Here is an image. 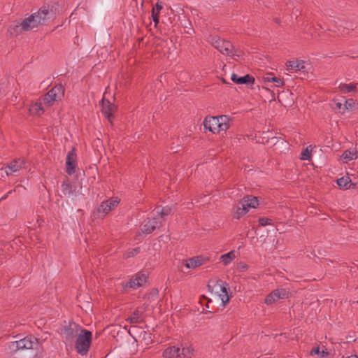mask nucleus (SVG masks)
<instances>
[{
    "instance_id": "obj_1",
    "label": "nucleus",
    "mask_w": 358,
    "mask_h": 358,
    "mask_svg": "<svg viewBox=\"0 0 358 358\" xmlns=\"http://www.w3.org/2000/svg\"><path fill=\"white\" fill-rule=\"evenodd\" d=\"M55 13L49 5L43 6L38 12L31 14L29 17L24 19L23 27L25 29H32L38 25H43L53 20Z\"/></svg>"
},
{
    "instance_id": "obj_2",
    "label": "nucleus",
    "mask_w": 358,
    "mask_h": 358,
    "mask_svg": "<svg viewBox=\"0 0 358 358\" xmlns=\"http://www.w3.org/2000/svg\"><path fill=\"white\" fill-rule=\"evenodd\" d=\"M92 334L90 331L81 329L76 341V349L78 354L86 355L90 348Z\"/></svg>"
},
{
    "instance_id": "obj_3",
    "label": "nucleus",
    "mask_w": 358,
    "mask_h": 358,
    "mask_svg": "<svg viewBox=\"0 0 358 358\" xmlns=\"http://www.w3.org/2000/svg\"><path fill=\"white\" fill-rule=\"evenodd\" d=\"M207 41L221 53L224 55L232 54L233 45L230 41L222 39L217 35H209Z\"/></svg>"
},
{
    "instance_id": "obj_4",
    "label": "nucleus",
    "mask_w": 358,
    "mask_h": 358,
    "mask_svg": "<svg viewBox=\"0 0 358 358\" xmlns=\"http://www.w3.org/2000/svg\"><path fill=\"white\" fill-rule=\"evenodd\" d=\"M38 344L37 339L31 336H26L25 338L19 341L11 342L9 348L13 350H33L34 345L37 346Z\"/></svg>"
},
{
    "instance_id": "obj_5",
    "label": "nucleus",
    "mask_w": 358,
    "mask_h": 358,
    "mask_svg": "<svg viewBox=\"0 0 358 358\" xmlns=\"http://www.w3.org/2000/svg\"><path fill=\"white\" fill-rule=\"evenodd\" d=\"M99 105L101 108V111L108 120V122L112 124L113 120L114 118V114L117 108V106L115 104L110 103L108 99H105V97L102 98L99 102Z\"/></svg>"
},
{
    "instance_id": "obj_6",
    "label": "nucleus",
    "mask_w": 358,
    "mask_h": 358,
    "mask_svg": "<svg viewBox=\"0 0 358 358\" xmlns=\"http://www.w3.org/2000/svg\"><path fill=\"white\" fill-rule=\"evenodd\" d=\"M289 292L286 289L280 288L272 291L264 299V303L267 305L272 304L279 299H287Z\"/></svg>"
},
{
    "instance_id": "obj_7",
    "label": "nucleus",
    "mask_w": 358,
    "mask_h": 358,
    "mask_svg": "<svg viewBox=\"0 0 358 358\" xmlns=\"http://www.w3.org/2000/svg\"><path fill=\"white\" fill-rule=\"evenodd\" d=\"M76 158V150L75 147H73L71 150L67 154L66 159V171L69 176L76 172V168L77 166Z\"/></svg>"
},
{
    "instance_id": "obj_8",
    "label": "nucleus",
    "mask_w": 358,
    "mask_h": 358,
    "mask_svg": "<svg viewBox=\"0 0 358 358\" xmlns=\"http://www.w3.org/2000/svg\"><path fill=\"white\" fill-rule=\"evenodd\" d=\"M148 275L142 273H138L135 278L130 279L125 285H123L125 288H132L136 289L138 287H142L147 282Z\"/></svg>"
},
{
    "instance_id": "obj_9",
    "label": "nucleus",
    "mask_w": 358,
    "mask_h": 358,
    "mask_svg": "<svg viewBox=\"0 0 358 358\" xmlns=\"http://www.w3.org/2000/svg\"><path fill=\"white\" fill-rule=\"evenodd\" d=\"M219 115L217 116H206L203 120V127L205 129H208L213 134H218Z\"/></svg>"
},
{
    "instance_id": "obj_10",
    "label": "nucleus",
    "mask_w": 358,
    "mask_h": 358,
    "mask_svg": "<svg viewBox=\"0 0 358 358\" xmlns=\"http://www.w3.org/2000/svg\"><path fill=\"white\" fill-rule=\"evenodd\" d=\"M231 80L235 84L245 85L248 86L253 85L255 81V78L250 74H246L243 76H238L236 73H232L231 76Z\"/></svg>"
},
{
    "instance_id": "obj_11",
    "label": "nucleus",
    "mask_w": 358,
    "mask_h": 358,
    "mask_svg": "<svg viewBox=\"0 0 358 358\" xmlns=\"http://www.w3.org/2000/svg\"><path fill=\"white\" fill-rule=\"evenodd\" d=\"M208 260V258L202 256H196L185 260L184 265L187 268H195L204 264Z\"/></svg>"
},
{
    "instance_id": "obj_12",
    "label": "nucleus",
    "mask_w": 358,
    "mask_h": 358,
    "mask_svg": "<svg viewBox=\"0 0 358 358\" xmlns=\"http://www.w3.org/2000/svg\"><path fill=\"white\" fill-rule=\"evenodd\" d=\"M26 162L23 158L15 159L10 162L9 164L6 166V169H8L10 172L6 171L7 176L13 172H16L22 168H25Z\"/></svg>"
},
{
    "instance_id": "obj_13",
    "label": "nucleus",
    "mask_w": 358,
    "mask_h": 358,
    "mask_svg": "<svg viewBox=\"0 0 358 358\" xmlns=\"http://www.w3.org/2000/svg\"><path fill=\"white\" fill-rule=\"evenodd\" d=\"M216 285L220 287L221 292L224 294L221 297L222 302L224 306L228 303L231 297V294H229L228 292V284L224 282L222 280L219 279L216 282Z\"/></svg>"
},
{
    "instance_id": "obj_14",
    "label": "nucleus",
    "mask_w": 358,
    "mask_h": 358,
    "mask_svg": "<svg viewBox=\"0 0 358 358\" xmlns=\"http://www.w3.org/2000/svg\"><path fill=\"white\" fill-rule=\"evenodd\" d=\"M79 330V326L76 323L69 324L64 328V334L66 341H72L76 336H78V331Z\"/></svg>"
},
{
    "instance_id": "obj_15",
    "label": "nucleus",
    "mask_w": 358,
    "mask_h": 358,
    "mask_svg": "<svg viewBox=\"0 0 358 358\" xmlns=\"http://www.w3.org/2000/svg\"><path fill=\"white\" fill-rule=\"evenodd\" d=\"M232 122V118L230 117L228 115H219V124L218 126V133H220L222 131H226L227 129H229L231 124Z\"/></svg>"
},
{
    "instance_id": "obj_16",
    "label": "nucleus",
    "mask_w": 358,
    "mask_h": 358,
    "mask_svg": "<svg viewBox=\"0 0 358 358\" xmlns=\"http://www.w3.org/2000/svg\"><path fill=\"white\" fill-rule=\"evenodd\" d=\"M62 193L66 195L70 196L71 194H76V187L71 184L69 180L67 178L64 181H63L61 186Z\"/></svg>"
},
{
    "instance_id": "obj_17",
    "label": "nucleus",
    "mask_w": 358,
    "mask_h": 358,
    "mask_svg": "<svg viewBox=\"0 0 358 358\" xmlns=\"http://www.w3.org/2000/svg\"><path fill=\"white\" fill-rule=\"evenodd\" d=\"M180 349L176 346L169 347L164 350L162 357L164 358H177L180 357Z\"/></svg>"
},
{
    "instance_id": "obj_18",
    "label": "nucleus",
    "mask_w": 358,
    "mask_h": 358,
    "mask_svg": "<svg viewBox=\"0 0 358 358\" xmlns=\"http://www.w3.org/2000/svg\"><path fill=\"white\" fill-rule=\"evenodd\" d=\"M264 83H274L275 87H282L285 85V82L282 79L275 77L273 73H268L265 76L263 77Z\"/></svg>"
},
{
    "instance_id": "obj_19",
    "label": "nucleus",
    "mask_w": 358,
    "mask_h": 358,
    "mask_svg": "<svg viewBox=\"0 0 358 358\" xmlns=\"http://www.w3.org/2000/svg\"><path fill=\"white\" fill-rule=\"evenodd\" d=\"M234 218L235 219H240L243 215H245L248 212V208L244 205L242 200L239 202V203L234 208Z\"/></svg>"
},
{
    "instance_id": "obj_20",
    "label": "nucleus",
    "mask_w": 358,
    "mask_h": 358,
    "mask_svg": "<svg viewBox=\"0 0 358 358\" xmlns=\"http://www.w3.org/2000/svg\"><path fill=\"white\" fill-rule=\"evenodd\" d=\"M242 201L248 209L249 208H255L259 206V200L254 196H245L242 199Z\"/></svg>"
},
{
    "instance_id": "obj_21",
    "label": "nucleus",
    "mask_w": 358,
    "mask_h": 358,
    "mask_svg": "<svg viewBox=\"0 0 358 358\" xmlns=\"http://www.w3.org/2000/svg\"><path fill=\"white\" fill-rule=\"evenodd\" d=\"M157 223V219L156 217L149 220L143 224V232L146 234L152 233L155 230Z\"/></svg>"
},
{
    "instance_id": "obj_22",
    "label": "nucleus",
    "mask_w": 358,
    "mask_h": 358,
    "mask_svg": "<svg viewBox=\"0 0 358 358\" xmlns=\"http://www.w3.org/2000/svg\"><path fill=\"white\" fill-rule=\"evenodd\" d=\"M286 66L295 71H303L306 68L303 60L288 61Z\"/></svg>"
},
{
    "instance_id": "obj_23",
    "label": "nucleus",
    "mask_w": 358,
    "mask_h": 358,
    "mask_svg": "<svg viewBox=\"0 0 358 358\" xmlns=\"http://www.w3.org/2000/svg\"><path fill=\"white\" fill-rule=\"evenodd\" d=\"M29 112L32 115H41L44 113L42 103L41 102H36L32 104L29 108Z\"/></svg>"
},
{
    "instance_id": "obj_24",
    "label": "nucleus",
    "mask_w": 358,
    "mask_h": 358,
    "mask_svg": "<svg viewBox=\"0 0 358 358\" xmlns=\"http://www.w3.org/2000/svg\"><path fill=\"white\" fill-rule=\"evenodd\" d=\"M143 313L137 308L133 312L131 315L127 320L129 321L131 324L141 322L143 321Z\"/></svg>"
},
{
    "instance_id": "obj_25",
    "label": "nucleus",
    "mask_w": 358,
    "mask_h": 358,
    "mask_svg": "<svg viewBox=\"0 0 358 358\" xmlns=\"http://www.w3.org/2000/svg\"><path fill=\"white\" fill-rule=\"evenodd\" d=\"M24 20L21 23L15 24L14 26H10L8 31L11 36H17L22 31H28L29 29H25L23 27Z\"/></svg>"
},
{
    "instance_id": "obj_26",
    "label": "nucleus",
    "mask_w": 358,
    "mask_h": 358,
    "mask_svg": "<svg viewBox=\"0 0 358 358\" xmlns=\"http://www.w3.org/2000/svg\"><path fill=\"white\" fill-rule=\"evenodd\" d=\"M57 100H59L55 96V94L50 90L44 96L43 102L45 104L51 106L53 105V103Z\"/></svg>"
},
{
    "instance_id": "obj_27",
    "label": "nucleus",
    "mask_w": 358,
    "mask_h": 358,
    "mask_svg": "<svg viewBox=\"0 0 358 358\" xmlns=\"http://www.w3.org/2000/svg\"><path fill=\"white\" fill-rule=\"evenodd\" d=\"M342 159L344 160V162L347 163L349 161L357 158V150H345L341 155Z\"/></svg>"
},
{
    "instance_id": "obj_28",
    "label": "nucleus",
    "mask_w": 358,
    "mask_h": 358,
    "mask_svg": "<svg viewBox=\"0 0 358 358\" xmlns=\"http://www.w3.org/2000/svg\"><path fill=\"white\" fill-rule=\"evenodd\" d=\"M339 89L341 91H342L344 93H349L351 92H356L357 91V85L356 84H345V83H341L339 85Z\"/></svg>"
},
{
    "instance_id": "obj_29",
    "label": "nucleus",
    "mask_w": 358,
    "mask_h": 358,
    "mask_svg": "<svg viewBox=\"0 0 358 358\" xmlns=\"http://www.w3.org/2000/svg\"><path fill=\"white\" fill-rule=\"evenodd\" d=\"M235 257V252L232 250L222 255L220 257V260L224 265H228Z\"/></svg>"
},
{
    "instance_id": "obj_30",
    "label": "nucleus",
    "mask_w": 358,
    "mask_h": 358,
    "mask_svg": "<svg viewBox=\"0 0 358 358\" xmlns=\"http://www.w3.org/2000/svg\"><path fill=\"white\" fill-rule=\"evenodd\" d=\"M51 91L55 94V96H57V98H58L59 100H61L62 98L64 95L65 89L62 84H59V85H56L55 86H54L51 89Z\"/></svg>"
},
{
    "instance_id": "obj_31",
    "label": "nucleus",
    "mask_w": 358,
    "mask_h": 358,
    "mask_svg": "<svg viewBox=\"0 0 358 358\" xmlns=\"http://www.w3.org/2000/svg\"><path fill=\"white\" fill-rule=\"evenodd\" d=\"M356 108V102L353 99H348L345 101V103L343 104V110L341 111V113L343 114L347 110H355Z\"/></svg>"
},
{
    "instance_id": "obj_32",
    "label": "nucleus",
    "mask_w": 358,
    "mask_h": 358,
    "mask_svg": "<svg viewBox=\"0 0 358 358\" xmlns=\"http://www.w3.org/2000/svg\"><path fill=\"white\" fill-rule=\"evenodd\" d=\"M351 182L348 176L341 177L337 180V185L340 188L348 189V185Z\"/></svg>"
},
{
    "instance_id": "obj_33",
    "label": "nucleus",
    "mask_w": 358,
    "mask_h": 358,
    "mask_svg": "<svg viewBox=\"0 0 358 358\" xmlns=\"http://www.w3.org/2000/svg\"><path fill=\"white\" fill-rule=\"evenodd\" d=\"M110 211V206H108V201H103L98 208L99 213H103L106 215Z\"/></svg>"
},
{
    "instance_id": "obj_34",
    "label": "nucleus",
    "mask_w": 358,
    "mask_h": 358,
    "mask_svg": "<svg viewBox=\"0 0 358 358\" xmlns=\"http://www.w3.org/2000/svg\"><path fill=\"white\" fill-rule=\"evenodd\" d=\"M311 156V150H309L308 147H307L301 152L300 159L301 160H310Z\"/></svg>"
},
{
    "instance_id": "obj_35",
    "label": "nucleus",
    "mask_w": 358,
    "mask_h": 358,
    "mask_svg": "<svg viewBox=\"0 0 358 358\" xmlns=\"http://www.w3.org/2000/svg\"><path fill=\"white\" fill-rule=\"evenodd\" d=\"M232 54L227 55V56L232 57L235 60H237L236 57H241L243 56V52L240 49H235L233 46Z\"/></svg>"
},
{
    "instance_id": "obj_36",
    "label": "nucleus",
    "mask_w": 358,
    "mask_h": 358,
    "mask_svg": "<svg viewBox=\"0 0 358 358\" xmlns=\"http://www.w3.org/2000/svg\"><path fill=\"white\" fill-rule=\"evenodd\" d=\"M271 220L266 217H260L259 219V224L262 227H265L266 225L271 224Z\"/></svg>"
},
{
    "instance_id": "obj_37",
    "label": "nucleus",
    "mask_w": 358,
    "mask_h": 358,
    "mask_svg": "<svg viewBox=\"0 0 358 358\" xmlns=\"http://www.w3.org/2000/svg\"><path fill=\"white\" fill-rule=\"evenodd\" d=\"M163 8L162 2V1H157L155 4V6L152 10V13H157L159 14L160 11Z\"/></svg>"
},
{
    "instance_id": "obj_38",
    "label": "nucleus",
    "mask_w": 358,
    "mask_h": 358,
    "mask_svg": "<svg viewBox=\"0 0 358 358\" xmlns=\"http://www.w3.org/2000/svg\"><path fill=\"white\" fill-rule=\"evenodd\" d=\"M180 353V357L182 356L183 357H189L190 355L192 353V350L189 348H183L182 349V351Z\"/></svg>"
},
{
    "instance_id": "obj_39",
    "label": "nucleus",
    "mask_w": 358,
    "mask_h": 358,
    "mask_svg": "<svg viewBox=\"0 0 358 358\" xmlns=\"http://www.w3.org/2000/svg\"><path fill=\"white\" fill-rule=\"evenodd\" d=\"M171 208L169 206H165L162 208L159 214L162 217L166 216L171 213Z\"/></svg>"
},
{
    "instance_id": "obj_40",
    "label": "nucleus",
    "mask_w": 358,
    "mask_h": 358,
    "mask_svg": "<svg viewBox=\"0 0 358 358\" xmlns=\"http://www.w3.org/2000/svg\"><path fill=\"white\" fill-rule=\"evenodd\" d=\"M346 339H347V341H346L347 343H350L351 342H355L357 340L356 336H355V332H352V334H349L346 336Z\"/></svg>"
},
{
    "instance_id": "obj_41",
    "label": "nucleus",
    "mask_w": 358,
    "mask_h": 358,
    "mask_svg": "<svg viewBox=\"0 0 358 358\" xmlns=\"http://www.w3.org/2000/svg\"><path fill=\"white\" fill-rule=\"evenodd\" d=\"M182 17H183V19H180V25L182 27H183L184 28H187L188 25L190 24V22L189 21V20H187L186 18L185 15H183Z\"/></svg>"
},
{
    "instance_id": "obj_42",
    "label": "nucleus",
    "mask_w": 358,
    "mask_h": 358,
    "mask_svg": "<svg viewBox=\"0 0 358 358\" xmlns=\"http://www.w3.org/2000/svg\"><path fill=\"white\" fill-rule=\"evenodd\" d=\"M334 101L335 102V106H336L333 107V108L334 110H338V112L341 113V111L343 110V103H341V102H336L335 100H334Z\"/></svg>"
},
{
    "instance_id": "obj_43",
    "label": "nucleus",
    "mask_w": 358,
    "mask_h": 358,
    "mask_svg": "<svg viewBox=\"0 0 358 358\" xmlns=\"http://www.w3.org/2000/svg\"><path fill=\"white\" fill-rule=\"evenodd\" d=\"M152 18L156 27L159 22V14L157 13H152Z\"/></svg>"
},
{
    "instance_id": "obj_44",
    "label": "nucleus",
    "mask_w": 358,
    "mask_h": 358,
    "mask_svg": "<svg viewBox=\"0 0 358 358\" xmlns=\"http://www.w3.org/2000/svg\"><path fill=\"white\" fill-rule=\"evenodd\" d=\"M108 206H110V210H112L119 203V201H117V200H111V199H110V200H108Z\"/></svg>"
},
{
    "instance_id": "obj_45",
    "label": "nucleus",
    "mask_w": 358,
    "mask_h": 358,
    "mask_svg": "<svg viewBox=\"0 0 358 358\" xmlns=\"http://www.w3.org/2000/svg\"><path fill=\"white\" fill-rule=\"evenodd\" d=\"M140 252V248L137 247L128 252V257H133L137 255Z\"/></svg>"
},
{
    "instance_id": "obj_46",
    "label": "nucleus",
    "mask_w": 358,
    "mask_h": 358,
    "mask_svg": "<svg viewBox=\"0 0 358 358\" xmlns=\"http://www.w3.org/2000/svg\"><path fill=\"white\" fill-rule=\"evenodd\" d=\"M320 355V350L319 346L315 347L312 349V350L310 351V355Z\"/></svg>"
},
{
    "instance_id": "obj_47",
    "label": "nucleus",
    "mask_w": 358,
    "mask_h": 358,
    "mask_svg": "<svg viewBox=\"0 0 358 358\" xmlns=\"http://www.w3.org/2000/svg\"><path fill=\"white\" fill-rule=\"evenodd\" d=\"M329 352L325 351V350H322L320 352V356L322 357V358H327L328 356H329Z\"/></svg>"
},
{
    "instance_id": "obj_48",
    "label": "nucleus",
    "mask_w": 358,
    "mask_h": 358,
    "mask_svg": "<svg viewBox=\"0 0 358 358\" xmlns=\"http://www.w3.org/2000/svg\"><path fill=\"white\" fill-rule=\"evenodd\" d=\"M273 21H274L275 23H277V24H280V18H278V17H275V18L273 19Z\"/></svg>"
},
{
    "instance_id": "obj_49",
    "label": "nucleus",
    "mask_w": 358,
    "mask_h": 358,
    "mask_svg": "<svg viewBox=\"0 0 358 358\" xmlns=\"http://www.w3.org/2000/svg\"><path fill=\"white\" fill-rule=\"evenodd\" d=\"M248 265H246V264H243V265L241 266V268H242V269H243V270L247 269V268H248Z\"/></svg>"
},
{
    "instance_id": "obj_50",
    "label": "nucleus",
    "mask_w": 358,
    "mask_h": 358,
    "mask_svg": "<svg viewBox=\"0 0 358 358\" xmlns=\"http://www.w3.org/2000/svg\"><path fill=\"white\" fill-rule=\"evenodd\" d=\"M347 358H358V356H357V355H351V356L348 357Z\"/></svg>"
},
{
    "instance_id": "obj_51",
    "label": "nucleus",
    "mask_w": 358,
    "mask_h": 358,
    "mask_svg": "<svg viewBox=\"0 0 358 358\" xmlns=\"http://www.w3.org/2000/svg\"><path fill=\"white\" fill-rule=\"evenodd\" d=\"M272 100H275V93L273 92H272Z\"/></svg>"
},
{
    "instance_id": "obj_52",
    "label": "nucleus",
    "mask_w": 358,
    "mask_h": 358,
    "mask_svg": "<svg viewBox=\"0 0 358 358\" xmlns=\"http://www.w3.org/2000/svg\"><path fill=\"white\" fill-rule=\"evenodd\" d=\"M222 82L224 83H228L224 78H222Z\"/></svg>"
},
{
    "instance_id": "obj_53",
    "label": "nucleus",
    "mask_w": 358,
    "mask_h": 358,
    "mask_svg": "<svg viewBox=\"0 0 358 358\" xmlns=\"http://www.w3.org/2000/svg\"><path fill=\"white\" fill-rule=\"evenodd\" d=\"M208 289H210V286L209 285H208Z\"/></svg>"
}]
</instances>
